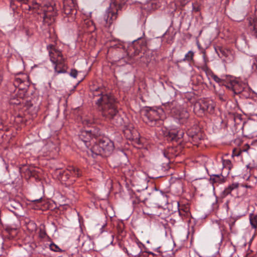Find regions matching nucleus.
Here are the masks:
<instances>
[{
    "instance_id": "obj_1",
    "label": "nucleus",
    "mask_w": 257,
    "mask_h": 257,
    "mask_svg": "<svg viewBox=\"0 0 257 257\" xmlns=\"http://www.w3.org/2000/svg\"><path fill=\"white\" fill-rule=\"evenodd\" d=\"M105 89L98 87L94 90V96H99L96 101L98 109L106 119L109 120L111 123L116 125H121L123 122L117 109L116 99L111 93H104Z\"/></svg>"
},
{
    "instance_id": "obj_2",
    "label": "nucleus",
    "mask_w": 257,
    "mask_h": 257,
    "mask_svg": "<svg viewBox=\"0 0 257 257\" xmlns=\"http://www.w3.org/2000/svg\"><path fill=\"white\" fill-rule=\"evenodd\" d=\"M165 137L168 141L172 142L174 146L168 147L164 152V155L169 160L174 159L179 155L182 149L186 146L184 133L182 130H172L166 133Z\"/></svg>"
},
{
    "instance_id": "obj_3",
    "label": "nucleus",
    "mask_w": 257,
    "mask_h": 257,
    "mask_svg": "<svg viewBox=\"0 0 257 257\" xmlns=\"http://www.w3.org/2000/svg\"><path fill=\"white\" fill-rule=\"evenodd\" d=\"M94 144L88 152L94 159L98 156L105 158L109 156L114 150L113 143L107 138L99 139L98 142H94Z\"/></svg>"
},
{
    "instance_id": "obj_4",
    "label": "nucleus",
    "mask_w": 257,
    "mask_h": 257,
    "mask_svg": "<svg viewBox=\"0 0 257 257\" xmlns=\"http://www.w3.org/2000/svg\"><path fill=\"white\" fill-rule=\"evenodd\" d=\"M47 49L49 51L50 60L54 65L55 72L57 74L66 73L68 66L61 51L56 49L52 44L47 46Z\"/></svg>"
},
{
    "instance_id": "obj_5",
    "label": "nucleus",
    "mask_w": 257,
    "mask_h": 257,
    "mask_svg": "<svg viewBox=\"0 0 257 257\" xmlns=\"http://www.w3.org/2000/svg\"><path fill=\"white\" fill-rule=\"evenodd\" d=\"M128 0H119L120 4L118 5L115 3H111L106 14L99 19L100 24L104 27H109L116 19L118 10H120L122 6Z\"/></svg>"
},
{
    "instance_id": "obj_6",
    "label": "nucleus",
    "mask_w": 257,
    "mask_h": 257,
    "mask_svg": "<svg viewBox=\"0 0 257 257\" xmlns=\"http://www.w3.org/2000/svg\"><path fill=\"white\" fill-rule=\"evenodd\" d=\"M163 115L164 112L162 109L150 108L143 111V120L150 126L160 125L162 123Z\"/></svg>"
},
{
    "instance_id": "obj_7",
    "label": "nucleus",
    "mask_w": 257,
    "mask_h": 257,
    "mask_svg": "<svg viewBox=\"0 0 257 257\" xmlns=\"http://www.w3.org/2000/svg\"><path fill=\"white\" fill-rule=\"evenodd\" d=\"M214 109V104L213 102L205 99H201L194 103L193 110L197 116L202 117L207 112L212 113Z\"/></svg>"
},
{
    "instance_id": "obj_8",
    "label": "nucleus",
    "mask_w": 257,
    "mask_h": 257,
    "mask_svg": "<svg viewBox=\"0 0 257 257\" xmlns=\"http://www.w3.org/2000/svg\"><path fill=\"white\" fill-rule=\"evenodd\" d=\"M40 8L38 9L35 13L37 12L40 14L39 11L43 12V21L48 25L51 24L54 21L55 18L57 15V11L54 7L50 4H40Z\"/></svg>"
},
{
    "instance_id": "obj_9",
    "label": "nucleus",
    "mask_w": 257,
    "mask_h": 257,
    "mask_svg": "<svg viewBox=\"0 0 257 257\" xmlns=\"http://www.w3.org/2000/svg\"><path fill=\"white\" fill-rule=\"evenodd\" d=\"M75 0H63V12L67 16L65 21L71 22L75 20L77 10L76 9Z\"/></svg>"
},
{
    "instance_id": "obj_10",
    "label": "nucleus",
    "mask_w": 257,
    "mask_h": 257,
    "mask_svg": "<svg viewBox=\"0 0 257 257\" xmlns=\"http://www.w3.org/2000/svg\"><path fill=\"white\" fill-rule=\"evenodd\" d=\"M226 87L231 90L234 95L240 94L248 90L244 83L235 80H231Z\"/></svg>"
},
{
    "instance_id": "obj_11",
    "label": "nucleus",
    "mask_w": 257,
    "mask_h": 257,
    "mask_svg": "<svg viewBox=\"0 0 257 257\" xmlns=\"http://www.w3.org/2000/svg\"><path fill=\"white\" fill-rule=\"evenodd\" d=\"M95 142L92 139L91 136L88 130L82 131L78 136V144L79 145H84L88 148L92 144Z\"/></svg>"
},
{
    "instance_id": "obj_12",
    "label": "nucleus",
    "mask_w": 257,
    "mask_h": 257,
    "mask_svg": "<svg viewBox=\"0 0 257 257\" xmlns=\"http://www.w3.org/2000/svg\"><path fill=\"white\" fill-rule=\"evenodd\" d=\"M22 4V10L27 13L29 11L36 12L40 8V4L37 0H33L31 4H28V0H17Z\"/></svg>"
},
{
    "instance_id": "obj_13",
    "label": "nucleus",
    "mask_w": 257,
    "mask_h": 257,
    "mask_svg": "<svg viewBox=\"0 0 257 257\" xmlns=\"http://www.w3.org/2000/svg\"><path fill=\"white\" fill-rule=\"evenodd\" d=\"M216 53L220 58L225 57V61L228 63H231L234 60V56L231 52L223 47L217 46L215 49Z\"/></svg>"
},
{
    "instance_id": "obj_14",
    "label": "nucleus",
    "mask_w": 257,
    "mask_h": 257,
    "mask_svg": "<svg viewBox=\"0 0 257 257\" xmlns=\"http://www.w3.org/2000/svg\"><path fill=\"white\" fill-rule=\"evenodd\" d=\"M188 138V142L193 145H198V143L202 139L200 133L193 132L192 130H189L187 132L186 136Z\"/></svg>"
},
{
    "instance_id": "obj_15",
    "label": "nucleus",
    "mask_w": 257,
    "mask_h": 257,
    "mask_svg": "<svg viewBox=\"0 0 257 257\" xmlns=\"http://www.w3.org/2000/svg\"><path fill=\"white\" fill-rule=\"evenodd\" d=\"M23 90L20 93L17 92L12 94L10 99V103L12 105H21L24 104V99L26 97Z\"/></svg>"
},
{
    "instance_id": "obj_16",
    "label": "nucleus",
    "mask_w": 257,
    "mask_h": 257,
    "mask_svg": "<svg viewBox=\"0 0 257 257\" xmlns=\"http://www.w3.org/2000/svg\"><path fill=\"white\" fill-rule=\"evenodd\" d=\"M123 134L128 140H134L137 138L138 132L132 126H127L123 130Z\"/></svg>"
},
{
    "instance_id": "obj_17",
    "label": "nucleus",
    "mask_w": 257,
    "mask_h": 257,
    "mask_svg": "<svg viewBox=\"0 0 257 257\" xmlns=\"http://www.w3.org/2000/svg\"><path fill=\"white\" fill-rule=\"evenodd\" d=\"M210 183L213 185L218 186L219 184H222L225 182V178L221 174L212 175L209 179Z\"/></svg>"
},
{
    "instance_id": "obj_18",
    "label": "nucleus",
    "mask_w": 257,
    "mask_h": 257,
    "mask_svg": "<svg viewBox=\"0 0 257 257\" xmlns=\"http://www.w3.org/2000/svg\"><path fill=\"white\" fill-rule=\"evenodd\" d=\"M130 253L129 256L136 257L140 254L141 252V249L139 244L137 243H134L131 246L129 250Z\"/></svg>"
},
{
    "instance_id": "obj_19",
    "label": "nucleus",
    "mask_w": 257,
    "mask_h": 257,
    "mask_svg": "<svg viewBox=\"0 0 257 257\" xmlns=\"http://www.w3.org/2000/svg\"><path fill=\"white\" fill-rule=\"evenodd\" d=\"M189 116V113L187 110H182L179 112V114L176 116V118L178 119L180 124H183L187 122Z\"/></svg>"
},
{
    "instance_id": "obj_20",
    "label": "nucleus",
    "mask_w": 257,
    "mask_h": 257,
    "mask_svg": "<svg viewBox=\"0 0 257 257\" xmlns=\"http://www.w3.org/2000/svg\"><path fill=\"white\" fill-rule=\"evenodd\" d=\"M116 230L118 239H122L126 234V232L124 230V224L122 223H118L116 227Z\"/></svg>"
},
{
    "instance_id": "obj_21",
    "label": "nucleus",
    "mask_w": 257,
    "mask_h": 257,
    "mask_svg": "<svg viewBox=\"0 0 257 257\" xmlns=\"http://www.w3.org/2000/svg\"><path fill=\"white\" fill-rule=\"evenodd\" d=\"M88 131L90 133L93 140L94 139H96V138L100 137L102 134L101 131L98 127H93Z\"/></svg>"
},
{
    "instance_id": "obj_22",
    "label": "nucleus",
    "mask_w": 257,
    "mask_h": 257,
    "mask_svg": "<svg viewBox=\"0 0 257 257\" xmlns=\"http://www.w3.org/2000/svg\"><path fill=\"white\" fill-rule=\"evenodd\" d=\"M83 248L87 251L91 250L93 248L92 241L88 237H86V239L82 243Z\"/></svg>"
},
{
    "instance_id": "obj_23",
    "label": "nucleus",
    "mask_w": 257,
    "mask_h": 257,
    "mask_svg": "<svg viewBox=\"0 0 257 257\" xmlns=\"http://www.w3.org/2000/svg\"><path fill=\"white\" fill-rule=\"evenodd\" d=\"M238 184L237 183H233L231 185H229L227 188H225L224 190L222 192V195L223 197H225L228 194H229L231 191L238 188Z\"/></svg>"
},
{
    "instance_id": "obj_24",
    "label": "nucleus",
    "mask_w": 257,
    "mask_h": 257,
    "mask_svg": "<svg viewBox=\"0 0 257 257\" xmlns=\"http://www.w3.org/2000/svg\"><path fill=\"white\" fill-rule=\"evenodd\" d=\"M6 231L9 234V238L10 239L15 238L18 233V229L16 228L8 227Z\"/></svg>"
},
{
    "instance_id": "obj_25",
    "label": "nucleus",
    "mask_w": 257,
    "mask_h": 257,
    "mask_svg": "<svg viewBox=\"0 0 257 257\" xmlns=\"http://www.w3.org/2000/svg\"><path fill=\"white\" fill-rule=\"evenodd\" d=\"M27 76L24 75H22V77L16 76L15 78V80L14 81V85L15 87H17V86H20V84L23 85L24 83H25V78H26Z\"/></svg>"
},
{
    "instance_id": "obj_26",
    "label": "nucleus",
    "mask_w": 257,
    "mask_h": 257,
    "mask_svg": "<svg viewBox=\"0 0 257 257\" xmlns=\"http://www.w3.org/2000/svg\"><path fill=\"white\" fill-rule=\"evenodd\" d=\"M249 29L252 36L257 38V22L253 21L250 22Z\"/></svg>"
},
{
    "instance_id": "obj_27",
    "label": "nucleus",
    "mask_w": 257,
    "mask_h": 257,
    "mask_svg": "<svg viewBox=\"0 0 257 257\" xmlns=\"http://www.w3.org/2000/svg\"><path fill=\"white\" fill-rule=\"evenodd\" d=\"M29 82L28 81H25V83H24L23 85L20 84V86H17L16 87H18L19 88L17 92L20 93L23 90L24 91V93L25 94V96H26L27 92V88L29 86Z\"/></svg>"
},
{
    "instance_id": "obj_28",
    "label": "nucleus",
    "mask_w": 257,
    "mask_h": 257,
    "mask_svg": "<svg viewBox=\"0 0 257 257\" xmlns=\"http://www.w3.org/2000/svg\"><path fill=\"white\" fill-rule=\"evenodd\" d=\"M249 221L252 227L256 228L257 227V215L250 214L249 215Z\"/></svg>"
},
{
    "instance_id": "obj_29",
    "label": "nucleus",
    "mask_w": 257,
    "mask_h": 257,
    "mask_svg": "<svg viewBox=\"0 0 257 257\" xmlns=\"http://www.w3.org/2000/svg\"><path fill=\"white\" fill-rule=\"evenodd\" d=\"M68 170L72 175L76 176L77 177H79L81 175L80 170L74 166H69Z\"/></svg>"
},
{
    "instance_id": "obj_30",
    "label": "nucleus",
    "mask_w": 257,
    "mask_h": 257,
    "mask_svg": "<svg viewBox=\"0 0 257 257\" xmlns=\"http://www.w3.org/2000/svg\"><path fill=\"white\" fill-rule=\"evenodd\" d=\"M179 214L183 220H186L187 221H190V212H186V211L179 210Z\"/></svg>"
},
{
    "instance_id": "obj_31",
    "label": "nucleus",
    "mask_w": 257,
    "mask_h": 257,
    "mask_svg": "<svg viewBox=\"0 0 257 257\" xmlns=\"http://www.w3.org/2000/svg\"><path fill=\"white\" fill-rule=\"evenodd\" d=\"M221 165L222 167L223 170H227V174H229V171L230 170L232 167L231 162H220Z\"/></svg>"
},
{
    "instance_id": "obj_32",
    "label": "nucleus",
    "mask_w": 257,
    "mask_h": 257,
    "mask_svg": "<svg viewBox=\"0 0 257 257\" xmlns=\"http://www.w3.org/2000/svg\"><path fill=\"white\" fill-rule=\"evenodd\" d=\"M19 170L20 172H28V173H32L33 170L31 169V168L30 167L27 166L25 164H21L20 165L19 167Z\"/></svg>"
},
{
    "instance_id": "obj_33",
    "label": "nucleus",
    "mask_w": 257,
    "mask_h": 257,
    "mask_svg": "<svg viewBox=\"0 0 257 257\" xmlns=\"http://www.w3.org/2000/svg\"><path fill=\"white\" fill-rule=\"evenodd\" d=\"M94 123V119L92 117H86L82 119V123L84 125L90 126Z\"/></svg>"
},
{
    "instance_id": "obj_34",
    "label": "nucleus",
    "mask_w": 257,
    "mask_h": 257,
    "mask_svg": "<svg viewBox=\"0 0 257 257\" xmlns=\"http://www.w3.org/2000/svg\"><path fill=\"white\" fill-rule=\"evenodd\" d=\"M194 57V53L192 51H189L185 55L183 59V61L191 62L193 60Z\"/></svg>"
},
{
    "instance_id": "obj_35",
    "label": "nucleus",
    "mask_w": 257,
    "mask_h": 257,
    "mask_svg": "<svg viewBox=\"0 0 257 257\" xmlns=\"http://www.w3.org/2000/svg\"><path fill=\"white\" fill-rule=\"evenodd\" d=\"M201 69L207 75H211L213 73L211 70L207 66L206 62L203 66L201 67Z\"/></svg>"
},
{
    "instance_id": "obj_36",
    "label": "nucleus",
    "mask_w": 257,
    "mask_h": 257,
    "mask_svg": "<svg viewBox=\"0 0 257 257\" xmlns=\"http://www.w3.org/2000/svg\"><path fill=\"white\" fill-rule=\"evenodd\" d=\"M211 76L215 82L218 83L223 84V80L219 78L216 75L214 74L213 73H212L211 74Z\"/></svg>"
},
{
    "instance_id": "obj_37",
    "label": "nucleus",
    "mask_w": 257,
    "mask_h": 257,
    "mask_svg": "<svg viewBox=\"0 0 257 257\" xmlns=\"http://www.w3.org/2000/svg\"><path fill=\"white\" fill-rule=\"evenodd\" d=\"M201 4H199L197 2L192 4L193 11L195 12H198L200 11Z\"/></svg>"
},
{
    "instance_id": "obj_38",
    "label": "nucleus",
    "mask_w": 257,
    "mask_h": 257,
    "mask_svg": "<svg viewBox=\"0 0 257 257\" xmlns=\"http://www.w3.org/2000/svg\"><path fill=\"white\" fill-rule=\"evenodd\" d=\"M228 155L226 154L224 155H222L221 154H219L217 156L216 159L221 160V161H230V160L227 158Z\"/></svg>"
},
{
    "instance_id": "obj_39",
    "label": "nucleus",
    "mask_w": 257,
    "mask_h": 257,
    "mask_svg": "<svg viewBox=\"0 0 257 257\" xmlns=\"http://www.w3.org/2000/svg\"><path fill=\"white\" fill-rule=\"evenodd\" d=\"M110 47L116 49H118L124 50V46L119 42L115 44L111 45Z\"/></svg>"
},
{
    "instance_id": "obj_40",
    "label": "nucleus",
    "mask_w": 257,
    "mask_h": 257,
    "mask_svg": "<svg viewBox=\"0 0 257 257\" xmlns=\"http://www.w3.org/2000/svg\"><path fill=\"white\" fill-rule=\"evenodd\" d=\"M184 211L187 212H190L189 211V208L188 205H182L179 206L178 211Z\"/></svg>"
},
{
    "instance_id": "obj_41",
    "label": "nucleus",
    "mask_w": 257,
    "mask_h": 257,
    "mask_svg": "<svg viewBox=\"0 0 257 257\" xmlns=\"http://www.w3.org/2000/svg\"><path fill=\"white\" fill-rule=\"evenodd\" d=\"M77 74H78V71H77V70L76 69H72L71 70V71L70 72V75L71 77L75 78L77 77Z\"/></svg>"
},
{
    "instance_id": "obj_42",
    "label": "nucleus",
    "mask_w": 257,
    "mask_h": 257,
    "mask_svg": "<svg viewBox=\"0 0 257 257\" xmlns=\"http://www.w3.org/2000/svg\"><path fill=\"white\" fill-rule=\"evenodd\" d=\"M18 118H21V120H17V123H23L25 121L24 118L22 115L20 114H18L15 117V119H18Z\"/></svg>"
},
{
    "instance_id": "obj_43",
    "label": "nucleus",
    "mask_w": 257,
    "mask_h": 257,
    "mask_svg": "<svg viewBox=\"0 0 257 257\" xmlns=\"http://www.w3.org/2000/svg\"><path fill=\"white\" fill-rule=\"evenodd\" d=\"M50 249L54 251H57L58 249H60L59 247L54 243H52L50 245Z\"/></svg>"
},
{
    "instance_id": "obj_44",
    "label": "nucleus",
    "mask_w": 257,
    "mask_h": 257,
    "mask_svg": "<svg viewBox=\"0 0 257 257\" xmlns=\"http://www.w3.org/2000/svg\"><path fill=\"white\" fill-rule=\"evenodd\" d=\"M46 235V233L44 230L42 228L40 229L39 231V236L41 238H44L45 237Z\"/></svg>"
},
{
    "instance_id": "obj_45",
    "label": "nucleus",
    "mask_w": 257,
    "mask_h": 257,
    "mask_svg": "<svg viewBox=\"0 0 257 257\" xmlns=\"http://www.w3.org/2000/svg\"><path fill=\"white\" fill-rule=\"evenodd\" d=\"M87 23L89 24L90 31H93L95 29V27L93 24V22L91 21H89L87 22Z\"/></svg>"
},
{
    "instance_id": "obj_46",
    "label": "nucleus",
    "mask_w": 257,
    "mask_h": 257,
    "mask_svg": "<svg viewBox=\"0 0 257 257\" xmlns=\"http://www.w3.org/2000/svg\"><path fill=\"white\" fill-rule=\"evenodd\" d=\"M174 162H168V163H166V164H163L164 165H166L167 167H165V166H164V171H166V170H167L168 169H169V168H170L171 167V165L173 164Z\"/></svg>"
},
{
    "instance_id": "obj_47",
    "label": "nucleus",
    "mask_w": 257,
    "mask_h": 257,
    "mask_svg": "<svg viewBox=\"0 0 257 257\" xmlns=\"http://www.w3.org/2000/svg\"><path fill=\"white\" fill-rule=\"evenodd\" d=\"M241 153V150H239L238 152H237V151L234 149L233 151L232 154L231 155V157H234L235 156H238L240 155Z\"/></svg>"
},
{
    "instance_id": "obj_48",
    "label": "nucleus",
    "mask_w": 257,
    "mask_h": 257,
    "mask_svg": "<svg viewBox=\"0 0 257 257\" xmlns=\"http://www.w3.org/2000/svg\"><path fill=\"white\" fill-rule=\"evenodd\" d=\"M180 5L182 7H184L189 1L190 0H179Z\"/></svg>"
},
{
    "instance_id": "obj_49",
    "label": "nucleus",
    "mask_w": 257,
    "mask_h": 257,
    "mask_svg": "<svg viewBox=\"0 0 257 257\" xmlns=\"http://www.w3.org/2000/svg\"><path fill=\"white\" fill-rule=\"evenodd\" d=\"M249 148L250 147L249 145L246 144L242 147V149L240 150L241 151V152H246L249 149Z\"/></svg>"
},
{
    "instance_id": "obj_50",
    "label": "nucleus",
    "mask_w": 257,
    "mask_h": 257,
    "mask_svg": "<svg viewBox=\"0 0 257 257\" xmlns=\"http://www.w3.org/2000/svg\"><path fill=\"white\" fill-rule=\"evenodd\" d=\"M198 158L200 159V161H206V160L207 159V157L204 155L199 156Z\"/></svg>"
},
{
    "instance_id": "obj_51",
    "label": "nucleus",
    "mask_w": 257,
    "mask_h": 257,
    "mask_svg": "<svg viewBox=\"0 0 257 257\" xmlns=\"http://www.w3.org/2000/svg\"><path fill=\"white\" fill-rule=\"evenodd\" d=\"M122 250L127 254V255L129 256V253H130V251H129V250H128L125 247H123L122 248Z\"/></svg>"
},
{
    "instance_id": "obj_52",
    "label": "nucleus",
    "mask_w": 257,
    "mask_h": 257,
    "mask_svg": "<svg viewBox=\"0 0 257 257\" xmlns=\"http://www.w3.org/2000/svg\"><path fill=\"white\" fill-rule=\"evenodd\" d=\"M234 223H235V221H233L232 223H229L230 229L231 230H232V227L234 225Z\"/></svg>"
},
{
    "instance_id": "obj_53",
    "label": "nucleus",
    "mask_w": 257,
    "mask_h": 257,
    "mask_svg": "<svg viewBox=\"0 0 257 257\" xmlns=\"http://www.w3.org/2000/svg\"><path fill=\"white\" fill-rule=\"evenodd\" d=\"M136 257H147V253H142V254H139Z\"/></svg>"
},
{
    "instance_id": "obj_54",
    "label": "nucleus",
    "mask_w": 257,
    "mask_h": 257,
    "mask_svg": "<svg viewBox=\"0 0 257 257\" xmlns=\"http://www.w3.org/2000/svg\"><path fill=\"white\" fill-rule=\"evenodd\" d=\"M203 58L204 59V61H206V55H205V52L203 53Z\"/></svg>"
},
{
    "instance_id": "obj_55",
    "label": "nucleus",
    "mask_w": 257,
    "mask_h": 257,
    "mask_svg": "<svg viewBox=\"0 0 257 257\" xmlns=\"http://www.w3.org/2000/svg\"><path fill=\"white\" fill-rule=\"evenodd\" d=\"M3 80V76L0 74V84L1 83Z\"/></svg>"
},
{
    "instance_id": "obj_56",
    "label": "nucleus",
    "mask_w": 257,
    "mask_h": 257,
    "mask_svg": "<svg viewBox=\"0 0 257 257\" xmlns=\"http://www.w3.org/2000/svg\"><path fill=\"white\" fill-rule=\"evenodd\" d=\"M139 52L138 51V50H136V51L135 52V53H134L135 55H138V54H139Z\"/></svg>"
},
{
    "instance_id": "obj_57",
    "label": "nucleus",
    "mask_w": 257,
    "mask_h": 257,
    "mask_svg": "<svg viewBox=\"0 0 257 257\" xmlns=\"http://www.w3.org/2000/svg\"><path fill=\"white\" fill-rule=\"evenodd\" d=\"M246 167H247V168H251V167H250V166H249V165H246Z\"/></svg>"
},
{
    "instance_id": "obj_58",
    "label": "nucleus",
    "mask_w": 257,
    "mask_h": 257,
    "mask_svg": "<svg viewBox=\"0 0 257 257\" xmlns=\"http://www.w3.org/2000/svg\"><path fill=\"white\" fill-rule=\"evenodd\" d=\"M17 120H21V118H18V119H15V121L17 122Z\"/></svg>"
},
{
    "instance_id": "obj_59",
    "label": "nucleus",
    "mask_w": 257,
    "mask_h": 257,
    "mask_svg": "<svg viewBox=\"0 0 257 257\" xmlns=\"http://www.w3.org/2000/svg\"><path fill=\"white\" fill-rule=\"evenodd\" d=\"M256 68H257V66H256Z\"/></svg>"
}]
</instances>
